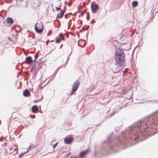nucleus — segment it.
<instances>
[{
	"label": "nucleus",
	"instance_id": "f257e3e1",
	"mask_svg": "<svg viewBox=\"0 0 158 158\" xmlns=\"http://www.w3.org/2000/svg\"><path fill=\"white\" fill-rule=\"evenodd\" d=\"M124 52L122 49L118 48L115 51L114 60L118 68H120L123 64L124 59Z\"/></svg>",
	"mask_w": 158,
	"mask_h": 158
},
{
	"label": "nucleus",
	"instance_id": "f03ea898",
	"mask_svg": "<svg viewBox=\"0 0 158 158\" xmlns=\"http://www.w3.org/2000/svg\"><path fill=\"white\" fill-rule=\"evenodd\" d=\"M150 128L149 127H147L146 129L144 128L140 131V132L137 134V137L139 138L140 135L146 136L149 135L151 133Z\"/></svg>",
	"mask_w": 158,
	"mask_h": 158
},
{
	"label": "nucleus",
	"instance_id": "7ed1b4c3",
	"mask_svg": "<svg viewBox=\"0 0 158 158\" xmlns=\"http://www.w3.org/2000/svg\"><path fill=\"white\" fill-rule=\"evenodd\" d=\"M41 5L39 0H31V5L33 9H38Z\"/></svg>",
	"mask_w": 158,
	"mask_h": 158
},
{
	"label": "nucleus",
	"instance_id": "20e7f679",
	"mask_svg": "<svg viewBox=\"0 0 158 158\" xmlns=\"http://www.w3.org/2000/svg\"><path fill=\"white\" fill-rule=\"evenodd\" d=\"M35 29L37 33H41L43 32V25L42 23H37L35 24Z\"/></svg>",
	"mask_w": 158,
	"mask_h": 158
},
{
	"label": "nucleus",
	"instance_id": "39448f33",
	"mask_svg": "<svg viewBox=\"0 0 158 158\" xmlns=\"http://www.w3.org/2000/svg\"><path fill=\"white\" fill-rule=\"evenodd\" d=\"M80 82L78 81L77 80L75 81L73 84L72 90L71 93L70 94V95H72L73 94L74 92H75L78 88Z\"/></svg>",
	"mask_w": 158,
	"mask_h": 158
},
{
	"label": "nucleus",
	"instance_id": "423d86ee",
	"mask_svg": "<svg viewBox=\"0 0 158 158\" xmlns=\"http://www.w3.org/2000/svg\"><path fill=\"white\" fill-rule=\"evenodd\" d=\"M92 12L93 13H95L98 9V5L94 4L92 5L91 6Z\"/></svg>",
	"mask_w": 158,
	"mask_h": 158
},
{
	"label": "nucleus",
	"instance_id": "0eeeda50",
	"mask_svg": "<svg viewBox=\"0 0 158 158\" xmlns=\"http://www.w3.org/2000/svg\"><path fill=\"white\" fill-rule=\"evenodd\" d=\"M73 140V138L65 137L64 139V142L66 144H70Z\"/></svg>",
	"mask_w": 158,
	"mask_h": 158
},
{
	"label": "nucleus",
	"instance_id": "6e6552de",
	"mask_svg": "<svg viewBox=\"0 0 158 158\" xmlns=\"http://www.w3.org/2000/svg\"><path fill=\"white\" fill-rule=\"evenodd\" d=\"M149 120H150V121H148L147 123V125H152L153 123H155L156 121V119H154L153 117L149 118Z\"/></svg>",
	"mask_w": 158,
	"mask_h": 158
},
{
	"label": "nucleus",
	"instance_id": "1a4fd4ad",
	"mask_svg": "<svg viewBox=\"0 0 158 158\" xmlns=\"http://www.w3.org/2000/svg\"><path fill=\"white\" fill-rule=\"evenodd\" d=\"M64 12L63 10H61L57 14L56 18L59 19L62 18L64 15Z\"/></svg>",
	"mask_w": 158,
	"mask_h": 158
},
{
	"label": "nucleus",
	"instance_id": "9d476101",
	"mask_svg": "<svg viewBox=\"0 0 158 158\" xmlns=\"http://www.w3.org/2000/svg\"><path fill=\"white\" fill-rule=\"evenodd\" d=\"M38 110V108L37 106L34 105L32 106L31 110L32 112L36 113Z\"/></svg>",
	"mask_w": 158,
	"mask_h": 158
},
{
	"label": "nucleus",
	"instance_id": "9b49d317",
	"mask_svg": "<svg viewBox=\"0 0 158 158\" xmlns=\"http://www.w3.org/2000/svg\"><path fill=\"white\" fill-rule=\"evenodd\" d=\"M23 95L25 97H28L30 96L31 94L28 90L26 89L23 91Z\"/></svg>",
	"mask_w": 158,
	"mask_h": 158
},
{
	"label": "nucleus",
	"instance_id": "f8f14e48",
	"mask_svg": "<svg viewBox=\"0 0 158 158\" xmlns=\"http://www.w3.org/2000/svg\"><path fill=\"white\" fill-rule=\"evenodd\" d=\"M32 58L31 56H28L26 59V62L28 64H30L32 62Z\"/></svg>",
	"mask_w": 158,
	"mask_h": 158
},
{
	"label": "nucleus",
	"instance_id": "ddd939ff",
	"mask_svg": "<svg viewBox=\"0 0 158 158\" xmlns=\"http://www.w3.org/2000/svg\"><path fill=\"white\" fill-rule=\"evenodd\" d=\"M6 21L8 23L12 24L14 23V20L10 18H7Z\"/></svg>",
	"mask_w": 158,
	"mask_h": 158
},
{
	"label": "nucleus",
	"instance_id": "4468645a",
	"mask_svg": "<svg viewBox=\"0 0 158 158\" xmlns=\"http://www.w3.org/2000/svg\"><path fill=\"white\" fill-rule=\"evenodd\" d=\"M86 151H83L80 153V156L81 158H83L84 156H85L87 153Z\"/></svg>",
	"mask_w": 158,
	"mask_h": 158
},
{
	"label": "nucleus",
	"instance_id": "2eb2a0df",
	"mask_svg": "<svg viewBox=\"0 0 158 158\" xmlns=\"http://www.w3.org/2000/svg\"><path fill=\"white\" fill-rule=\"evenodd\" d=\"M61 34H60V37H57L56 38L55 40V42L56 43H59L61 41Z\"/></svg>",
	"mask_w": 158,
	"mask_h": 158
},
{
	"label": "nucleus",
	"instance_id": "dca6fc26",
	"mask_svg": "<svg viewBox=\"0 0 158 158\" xmlns=\"http://www.w3.org/2000/svg\"><path fill=\"white\" fill-rule=\"evenodd\" d=\"M132 5L133 7H136L138 5V2L136 1H133L132 2Z\"/></svg>",
	"mask_w": 158,
	"mask_h": 158
},
{
	"label": "nucleus",
	"instance_id": "f3484780",
	"mask_svg": "<svg viewBox=\"0 0 158 158\" xmlns=\"http://www.w3.org/2000/svg\"><path fill=\"white\" fill-rule=\"evenodd\" d=\"M52 33V30H50L49 31H48V36L50 35H51V34Z\"/></svg>",
	"mask_w": 158,
	"mask_h": 158
},
{
	"label": "nucleus",
	"instance_id": "a211bd4d",
	"mask_svg": "<svg viewBox=\"0 0 158 158\" xmlns=\"http://www.w3.org/2000/svg\"><path fill=\"white\" fill-rule=\"evenodd\" d=\"M58 143V142H57L56 143H55L53 145V147L54 149L56 147Z\"/></svg>",
	"mask_w": 158,
	"mask_h": 158
},
{
	"label": "nucleus",
	"instance_id": "6ab92c4d",
	"mask_svg": "<svg viewBox=\"0 0 158 158\" xmlns=\"http://www.w3.org/2000/svg\"><path fill=\"white\" fill-rule=\"evenodd\" d=\"M61 34V39L63 40H64V38L63 37V35L62 34Z\"/></svg>",
	"mask_w": 158,
	"mask_h": 158
},
{
	"label": "nucleus",
	"instance_id": "aec40b11",
	"mask_svg": "<svg viewBox=\"0 0 158 158\" xmlns=\"http://www.w3.org/2000/svg\"><path fill=\"white\" fill-rule=\"evenodd\" d=\"M71 158H77V157H71Z\"/></svg>",
	"mask_w": 158,
	"mask_h": 158
},
{
	"label": "nucleus",
	"instance_id": "412c9836",
	"mask_svg": "<svg viewBox=\"0 0 158 158\" xmlns=\"http://www.w3.org/2000/svg\"><path fill=\"white\" fill-rule=\"evenodd\" d=\"M94 22V20H93L92 21L91 23H93Z\"/></svg>",
	"mask_w": 158,
	"mask_h": 158
},
{
	"label": "nucleus",
	"instance_id": "4be33fe9",
	"mask_svg": "<svg viewBox=\"0 0 158 158\" xmlns=\"http://www.w3.org/2000/svg\"><path fill=\"white\" fill-rule=\"evenodd\" d=\"M30 148H34V147H31V146H30Z\"/></svg>",
	"mask_w": 158,
	"mask_h": 158
},
{
	"label": "nucleus",
	"instance_id": "5701e85b",
	"mask_svg": "<svg viewBox=\"0 0 158 158\" xmlns=\"http://www.w3.org/2000/svg\"><path fill=\"white\" fill-rule=\"evenodd\" d=\"M135 140H136V138H135Z\"/></svg>",
	"mask_w": 158,
	"mask_h": 158
},
{
	"label": "nucleus",
	"instance_id": "b1692460",
	"mask_svg": "<svg viewBox=\"0 0 158 158\" xmlns=\"http://www.w3.org/2000/svg\"><path fill=\"white\" fill-rule=\"evenodd\" d=\"M32 71V69L31 70V71Z\"/></svg>",
	"mask_w": 158,
	"mask_h": 158
},
{
	"label": "nucleus",
	"instance_id": "393cba45",
	"mask_svg": "<svg viewBox=\"0 0 158 158\" xmlns=\"http://www.w3.org/2000/svg\"><path fill=\"white\" fill-rule=\"evenodd\" d=\"M20 1H22V0H19Z\"/></svg>",
	"mask_w": 158,
	"mask_h": 158
}]
</instances>
